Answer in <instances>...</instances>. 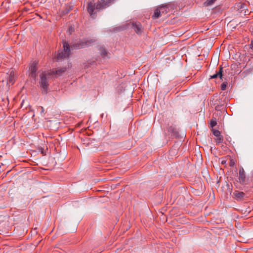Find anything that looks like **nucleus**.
<instances>
[{"label":"nucleus","instance_id":"1","mask_svg":"<svg viewBox=\"0 0 253 253\" xmlns=\"http://www.w3.org/2000/svg\"><path fill=\"white\" fill-rule=\"evenodd\" d=\"M108 2L105 1V0H98L95 2L94 0H92L88 3L87 11L92 17H94V10L95 9L100 10L105 8L108 5Z\"/></svg>","mask_w":253,"mask_h":253},{"label":"nucleus","instance_id":"2","mask_svg":"<svg viewBox=\"0 0 253 253\" xmlns=\"http://www.w3.org/2000/svg\"><path fill=\"white\" fill-rule=\"evenodd\" d=\"M51 75L50 72H42L40 74V86L45 91H46L47 90L49 85V79Z\"/></svg>","mask_w":253,"mask_h":253},{"label":"nucleus","instance_id":"3","mask_svg":"<svg viewBox=\"0 0 253 253\" xmlns=\"http://www.w3.org/2000/svg\"><path fill=\"white\" fill-rule=\"evenodd\" d=\"M63 48L62 51L58 53L56 57L57 60L67 58L69 57L70 51L69 45L68 43L65 42L63 43Z\"/></svg>","mask_w":253,"mask_h":253},{"label":"nucleus","instance_id":"4","mask_svg":"<svg viewBox=\"0 0 253 253\" xmlns=\"http://www.w3.org/2000/svg\"><path fill=\"white\" fill-rule=\"evenodd\" d=\"M38 69V63L35 61L30 66L29 76L31 78L35 79L37 76Z\"/></svg>","mask_w":253,"mask_h":253},{"label":"nucleus","instance_id":"5","mask_svg":"<svg viewBox=\"0 0 253 253\" xmlns=\"http://www.w3.org/2000/svg\"><path fill=\"white\" fill-rule=\"evenodd\" d=\"M238 180L239 182L241 184L245 185L247 183V179L246 178L245 172L242 167L239 169Z\"/></svg>","mask_w":253,"mask_h":253},{"label":"nucleus","instance_id":"6","mask_svg":"<svg viewBox=\"0 0 253 253\" xmlns=\"http://www.w3.org/2000/svg\"><path fill=\"white\" fill-rule=\"evenodd\" d=\"M94 41L91 40H85L84 42H81L80 43H78L77 44H73L72 45L73 48H81L85 47L89 45L91 43H92Z\"/></svg>","mask_w":253,"mask_h":253},{"label":"nucleus","instance_id":"7","mask_svg":"<svg viewBox=\"0 0 253 253\" xmlns=\"http://www.w3.org/2000/svg\"><path fill=\"white\" fill-rule=\"evenodd\" d=\"M233 197L237 201H242L246 197V194L243 192L236 190L233 193Z\"/></svg>","mask_w":253,"mask_h":253},{"label":"nucleus","instance_id":"8","mask_svg":"<svg viewBox=\"0 0 253 253\" xmlns=\"http://www.w3.org/2000/svg\"><path fill=\"white\" fill-rule=\"evenodd\" d=\"M15 81V73L13 71H10L9 75H7V84L9 86L12 85Z\"/></svg>","mask_w":253,"mask_h":253},{"label":"nucleus","instance_id":"9","mask_svg":"<svg viewBox=\"0 0 253 253\" xmlns=\"http://www.w3.org/2000/svg\"><path fill=\"white\" fill-rule=\"evenodd\" d=\"M133 28L136 33L138 34H140L142 33L143 28L141 24L137 23H133L132 24Z\"/></svg>","mask_w":253,"mask_h":253},{"label":"nucleus","instance_id":"10","mask_svg":"<svg viewBox=\"0 0 253 253\" xmlns=\"http://www.w3.org/2000/svg\"><path fill=\"white\" fill-rule=\"evenodd\" d=\"M165 7H159L158 8L155 9L154 11V13L152 16L153 18L154 19H157L159 17H160L161 15V10H163V9H165Z\"/></svg>","mask_w":253,"mask_h":253},{"label":"nucleus","instance_id":"11","mask_svg":"<svg viewBox=\"0 0 253 253\" xmlns=\"http://www.w3.org/2000/svg\"><path fill=\"white\" fill-rule=\"evenodd\" d=\"M66 71V68H61L58 70H56V71H50L52 75H56L57 76H60L63 73H65Z\"/></svg>","mask_w":253,"mask_h":253},{"label":"nucleus","instance_id":"12","mask_svg":"<svg viewBox=\"0 0 253 253\" xmlns=\"http://www.w3.org/2000/svg\"><path fill=\"white\" fill-rule=\"evenodd\" d=\"M222 77V68L220 67V69L219 71L216 72V73L213 74L212 76H211V79H215L219 77L220 79H221Z\"/></svg>","mask_w":253,"mask_h":253},{"label":"nucleus","instance_id":"13","mask_svg":"<svg viewBox=\"0 0 253 253\" xmlns=\"http://www.w3.org/2000/svg\"><path fill=\"white\" fill-rule=\"evenodd\" d=\"M100 53L102 57L105 58L107 56V52L103 47H100Z\"/></svg>","mask_w":253,"mask_h":253},{"label":"nucleus","instance_id":"14","mask_svg":"<svg viewBox=\"0 0 253 253\" xmlns=\"http://www.w3.org/2000/svg\"><path fill=\"white\" fill-rule=\"evenodd\" d=\"M160 7H165V8H166L165 9H163V10H161V14H162V15H163V14H166L169 11V7L167 5L161 6H160Z\"/></svg>","mask_w":253,"mask_h":253},{"label":"nucleus","instance_id":"15","mask_svg":"<svg viewBox=\"0 0 253 253\" xmlns=\"http://www.w3.org/2000/svg\"><path fill=\"white\" fill-rule=\"evenodd\" d=\"M215 0H207L204 2V5L205 6L211 5L214 2Z\"/></svg>","mask_w":253,"mask_h":253},{"label":"nucleus","instance_id":"16","mask_svg":"<svg viewBox=\"0 0 253 253\" xmlns=\"http://www.w3.org/2000/svg\"><path fill=\"white\" fill-rule=\"evenodd\" d=\"M217 125L216 119L215 118H212L211 120L210 126L211 127H213Z\"/></svg>","mask_w":253,"mask_h":253},{"label":"nucleus","instance_id":"17","mask_svg":"<svg viewBox=\"0 0 253 253\" xmlns=\"http://www.w3.org/2000/svg\"><path fill=\"white\" fill-rule=\"evenodd\" d=\"M215 140L217 143H221L223 140V136L221 135L219 136L216 137Z\"/></svg>","mask_w":253,"mask_h":253},{"label":"nucleus","instance_id":"18","mask_svg":"<svg viewBox=\"0 0 253 253\" xmlns=\"http://www.w3.org/2000/svg\"><path fill=\"white\" fill-rule=\"evenodd\" d=\"M212 133H213V134L215 137L219 136L220 135H221L220 132L217 129H213Z\"/></svg>","mask_w":253,"mask_h":253},{"label":"nucleus","instance_id":"19","mask_svg":"<svg viewBox=\"0 0 253 253\" xmlns=\"http://www.w3.org/2000/svg\"><path fill=\"white\" fill-rule=\"evenodd\" d=\"M227 85L225 83H223L221 84V88L222 90H225L226 88Z\"/></svg>","mask_w":253,"mask_h":253},{"label":"nucleus","instance_id":"20","mask_svg":"<svg viewBox=\"0 0 253 253\" xmlns=\"http://www.w3.org/2000/svg\"><path fill=\"white\" fill-rule=\"evenodd\" d=\"M74 29L72 28V27H70L68 30L67 31V32L69 34H71L72 33V32L73 31Z\"/></svg>","mask_w":253,"mask_h":253},{"label":"nucleus","instance_id":"21","mask_svg":"<svg viewBox=\"0 0 253 253\" xmlns=\"http://www.w3.org/2000/svg\"><path fill=\"white\" fill-rule=\"evenodd\" d=\"M40 108H41V109L42 113H43L44 109H43V107H41Z\"/></svg>","mask_w":253,"mask_h":253},{"label":"nucleus","instance_id":"22","mask_svg":"<svg viewBox=\"0 0 253 253\" xmlns=\"http://www.w3.org/2000/svg\"><path fill=\"white\" fill-rule=\"evenodd\" d=\"M251 46L252 47H253V41L251 42Z\"/></svg>","mask_w":253,"mask_h":253}]
</instances>
